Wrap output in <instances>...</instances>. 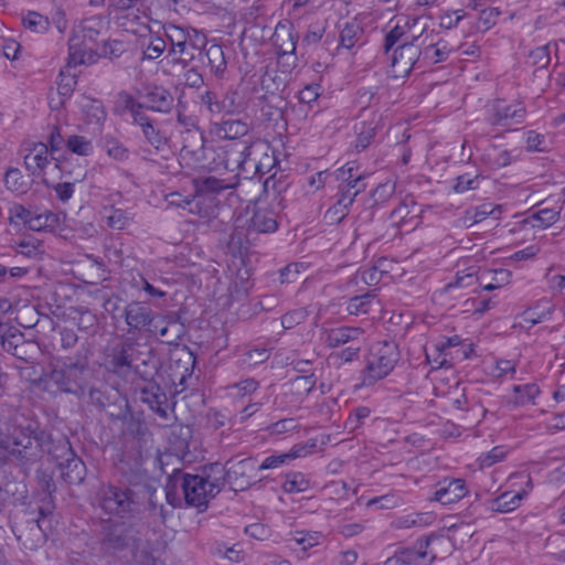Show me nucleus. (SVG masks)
<instances>
[{"label": "nucleus", "instance_id": "62", "mask_svg": "<svg viewBox=\"0 0 565 565\" xmlns=\"http://www.w3.org/2000/svg\"><path fill=\"white\" fill-rule=\"evenodd\" d=\"M408 26V21L404 26L396 24L384 38V52H390L393 46L399 42L406 35V28Z\"/></svg>", "mask_w": 565, "mask_h": 565}, {"label": "nucleus", "instance_id": "19", "mask_svg": "<svg viewBox=\"0 0 565 565\" xmlns=\"http://www.w3.org/2000/svg\"><path fill=\"white\" fill-rule=\"evenodd\" d=\"M49 145L50 148L47 143H33L32 149L24 156L25 167L32 174H40L50 163L51 159L58 160L54 154L60 150V143Z\"/></svg>", "mask_w": 565, "mask_h": 565}, {"label": "nucleus", "instance_id": "56", "mask_svg": "<svg viewBox=\"0 0 565 565\" xmlns=\"http://www.w3.org/2000/svg\"><path fill=\"white\" fill-rule=\"evenodd\" d=\"M106 119V114L100 104L93 105L87 113V126L92 127V132L96 134L102 130L103 122Z\"/></svg>", "mask_w": 565, "mask_h": 565}, {"label": "nucleus", "instance_id": "39", "mask_svg": "<svg viewBox=\"0 0 565 565\" xmlns=\"http://www.w3.org/2000/svg\"><path fill=\"white\" fill-rule=\"evenodd\" d=\"M448 54L449 50L447 49V44L443 42L429 44L422 51L423 58L427 60L431 64H437L439 62L446 61Z\"/></svg>", "mask_w": 565, "mask_h": 565}, {"label": "nucleus", "instance_id": "2", "mask_svg": "<svg viewBox=\"0 0 565 565\" xmlns=\"http://www.w3.org/2000/svg\"><path fill=\"white\" fill-rule=\"evenodd\" d=\"M195 204V215L212 218L217 214L222 203L232 204L237 200L238 174L221 177L212 173L202 174L191 180Z\"/></svg>", "mask_w": 565, "mask_h": 565}, {"label": "nucleus", "instance_id": "55", "mask_svg": "<svg viewBox=\"0 0 565 565\" xmlns=\"http://www.w3.org/2000/svg\"><path fill=\"white\" fill-rule=\"evenodd\" d=\"M35 213L36 210L28 209L22 204H14L10 209V218L21 221L31 230V225L33 224V217L35 216Z\"/></svg>", "mask_w": 565, "mask_h": 565}, {"label": "nucleus", "instance_id": "48", "mask_svg": "<svg viewBox=\"0 0 565 565\" xmlns=\"http://www.w3.org/2000/svg\"><path fill=\"white\" fill-rule=\"evenodd\" d=\"M72 311L75 313L73 320L79 330H88L97 323L96 316L86 307H76Z\"/></svg>", "mask_w": 565, "mask_h": 565}, {"label": "nucleus", "instance_id": "49", "mask_svg": "<svg viewBox=\"0 0 565 565\" xmlns=\"http://www.w3.org/2000/svg\"><path fill=\"white\" fill-rule=\"evenodd\" d=\"M143 152L145 158L153 162H158L159 159L168 160L173 154L170 143H149Z\"/></svg>", "mask_w": 565, "mask_h": 565}, {"label": "nucleus", "instance_id": "51", "mask_svg": "<svg viewBox=\"0 0 565 565\" xmlns=\"http://www.w3.org/2000/svg\"><path fill=\"white\" fill-rule=\"evenodd\" d=\"M23 25L32 32L42 33L49 29V19L35 11H30L23 18Z\"/></svg>", "mask_w": 565, "mask_h": 565}, {"label": "nucleus", "instance_id": "24", "mask_svg": "<svg viewBox=\"0 0 565 565\" xmlns=\"http://www.w3.org/2000/svg\"><path fill=\"white\" fill-rule=\"evenodd\" d=\"M277 227L276 213L268 209H257L249 223V228L257 233H273Z\"/></svg>", "mask_w": 565, "mask_h": 565}, {"label": "nucleus", "instance_id": "23", "mask_svg": "<svg viewBox=\"0 0 565 565\" xmlns=\"http://www.w3.org/2000/svg\"><path fill=\"white\" fill-rule=\"evenodd\" d=\"M315 385L316 380L313 375H298L286 385L282 396L289 397V395H296V398H292L290 403L294 406H299L315 388Z\"/></svg>", "mask_w": 565, "mask_h": 565}, {"label": "nucleus", "instance_id": "6", "mask_svg": "<svg viewBox=\"0 0 565 565\" xmlns=\"http://www.w3.org/2000/svg\"><path fill=\"white\" fill-rule=\"evenodd\" d=\"M222 465L204 467L203 475L183 473L182 494L188 505L205 509L209 501L223 489Z\"/></svg>", "mask_w": 565, "mask_h": 565}, {"label": "nucleus", "instance_id": "10", "mask_svg": "<svg viewBox=\"0 0 565 565\" xmlns=\"http://www.w3.org/2000/svg\"><path fill=\"white\" fill-rule=\"evenodd\" d=\"M448 541L436 535L417 540L414 547L402 550L387 558L384 565H429L437 557L436 547Z\"/></svg>", "mask_w": 565, "mask_h": 565}, {"label": "nucleus", "instance_id": "64", "mask_svg": "<svg viewBox=\"0 0 565 565\" xmlns=\"http://www.w3.org/2000/svg\"><path fill=\"white\" fill-rule=\"evenodd\" d=\"M530 60L533 65H536L539 68H544L550 64V49L548 45H542L530 53Z\"/></svg>", "mask_w": 565, "mask_h": 565}, {"label": "nucleus", "instance_id": "28", "mask_svg": "<svg viewBox=\"0 0 565 565\" xmlns=\"http://www.w3.org/2000/svg\"><path fill=\"white\" fill-rule=\"evenodd\" d=\"M164 321L166 326L161 327L158 333L164 343L177 345L185 332L184 324L172 315L164 317Z\"/></svg>", "mask_w": 565, "mask_h": 565}, {"label": "nucleus", "instance_id": "11", "mask_svg": "<svg viewBox=\"0 0 565 565\" xmlns=\"http://www.w3.org/2000/svg\"><path fill=\"white\" fill-rule=\"evenodd\" d=\"M99 497L102 509L109 514L122 516L131 513L136 508L134 492L129 488L103 486Z\"/></svg>", "mask_w": 565, "mask_h": 565}, {"label": "nucleus", "instance_id": "63", "mask_svg": "<svg viewBox=\"0 0 565 565\" xmlns=\"http://www.w3.org/2000/svg\"><path fill=\"white\" fill-rule=\"evenodd\" d=\"M238 94L234 89H228L224 93L222 98H220V111L232 114L235 113L239 108V104L237 103Z\"/></svg>", "mask_w": 565, "mask_h": 565}, {"label": "nucleus", "instance_id": "9", "mask_svg": "<svg viewBox=\"0 0 565 565\" xmlns=\"http://www.w3.org/2000/svg\"><path fill=\"white\" fill-rule=\"evenodd\" d=\"M139 543L136 527L125 522L111 524L102 540V546L106 552L127 558V561L136 557Z\"/></svg>", "mask_w": 565, "mask_h": 565}, {"label": "nucleus", "instance_id": "4", "mask_svg": "<svg viewBox=\"0 0 565 565\" xmlns=\"http://www.w3.org/2000/svg\"><path fill=\"white\" fill-rule=\"evenodd\" d=\"M103 18L93 15L74 25L68 40V65L94 64L99 50L98 39L105 33Z\"/></svg>", "mask_w": 565, "mask_h": 565}, {"label": "nucleus", "instance_id": "35", "mask_svg": "<svg viewBox=\"0 0 565 565\" xmlns=\"http://www.w3.org/2000/svg\"><path fill=\"white\" fill-rule=\"evenodd\" d=\"M433 521L434 516L430 513H409L395 519L393 526L396 529L422 527L430 524Z\"/></svg>", "mask_w": 565, "mask_h": 565}, {"label": "nucleus", "instance_id": "37", "mask_svg": "<svg viewBox=\"0 0 565 565\" xmlns=\"http://www.w3.org/2000/svg\"><path fill=\"white\" fill-rule=\"evenodd\" d=\"M286 493H300L310 488V480L301 472H290L281 486Z\"/></svg>", "mask_w": 565, "mask_h": 565}, {"label": "nucleus", "instance_id": "40", "mask_svg": "<svg viewBox=\"0 0 565 565\" xmlns=\"http://www.w3.org/2000/svg\"><path fill=\"white\" fill-rule=\"evenodd\" d=\"M205 54L209 61V65L214 74L216 76L223 74L226 68V62L222 47L218 45H212L206 50Z\"/></svg>", "mask_w": 565, "mask_h": 565}, {"label": "nucleus", "instance_id": "44", "mask_svg": "<svg viewBox=\"0 0 565 565\" xmlns=\"http://www.w3.org/2000/svg\"><path fill=\"white\" fill-rule=\"evenodd\" d=\"M168 205L188 210L190 213L195 215L196 207L193 193L189 195H182L180 192H171L166 195Z\"/></svg>", "mask_w": 565, "mask_h": 565}, {"label": "nucleus", "instance_id": "31", "mask_svg": "<svg viewBox=\"0 0 565 565\" xmlns=\"http://www.w3.org/2000/svg\"><path fill=\"white\" fill-rule=\"evenodd\" d=\"M248 125L239 119L224 120L216 127V135L221 139L235 140L247 135Z\"/></svg>", "mask_w": 565, "mask_h": 565}, {"label": "nucleus", "instance_id": "17", "mask_svg": "<svg viewBox=\"0 0 565 565\" xmlns=\"http://www.w3.org/2000/svg\"><path fill=\"white\" fill-rule=\"evenodd\" d=\"M364 333L362 328L342 326L326 330L321 339L328 348L335 349L353 342H365Z\"/></svg>", "mask_w": 565, "mask_h": 565}, {"label": "nucleus", "instance_id": "12", "mask_svg": "<svg viewBox=\"0 0 565 565\" xmlns=\"http://www.w3.org/2000/svg\"><path fill=\"white\" fill-rule=\"evenodd\" d=\"M255 466L253 458H245L234 462L233 459L222 466L223 487L227 482L235 491L247 489L255 478Z\"/></svg>", "mask_w": 565, "mask_h": 565}, {"label": "nucleus", "instance_id": "8", "mask_svg": "<svg viewBox=\"0 0 565 565\" xmlns=\"http://www.w3.org/2000/svg\"><path fill=\"white\" fill-rule=\"evenodd\" d=\"M399 350L396 343L381 341L374 343L365 356V366L361 372L363 386H372L385 379L396 366Z\"/></svg>", "mask_w": 565, "mask_h": 565}, {"label": "nucleus", "instance_id": "18", "mask_svg": "<svg viewBox=\"0 0 565 565\" xmlns=\"http://www.w3.org/2000/svg\"><path fill=\"white\" fill-rule=\"evenodd\" d=\"M468 488L463 479H444L436 484L433 500L443 505H450L459 502L468 494Z\"/></svg>", "mask_w": 565, "mask_h": 565}, {"label": "nucleus", "instance_id": "52", "mask_svg": "<svg viewBox=\"0 0 565 565\" xmlns=\"http://www.w3.org/2000/svg\"><path fill=\"white\" fill-rule=\"evenodd\" d=\"M371 415V409L366 406H359L354 408L344 423V427L350 431L359 429L364 420Z\"/></svg>", "mask_w": 565, "mask_h": 565}, {"label": "nucleus", "instance_id": "33", "mask_svg": "<svg viewBox=\"0 0 565 565\" xmlns=\"http://www.w3.org/2000/svg\"><path fill=\"white\" fill-rule=\"evenodd\" d=\"M366 185L362 182L361 177H354L349 181H341L339 185L338 198L342 199V203L352 205L355 196L365 190Z\"/></svg>", "mask_w": 565, "mask_h": 565}, {"label": "nucleus", "instance_id": "7", "mask_svg": "<svg viewBox=\"0 0 565 565\" xmlns=\"http://www.w3.org/2000/svg\"><path fill=\"white\" fill-rule=\"evenodd\" d=\"M92 377L93 372L85 356L76 360L67 358L49 374V380L60 392L75 395L77 398L86 397L87 384Z\"/></svg>", "mask_w": 565, "mask_h": 565}, {"label": "nucleus", "instance_id": "57", "mask_svg": "<svg viewBox=\"0 0 565 565\" xmlns=\"http://www.w3.org/2000/svg\"><path fill=\"white\" fill-rule=\"evenodd\" d=\"M215 554L220 555L224 558H227L228 561H231L233 563H241L245 558L244 551L237 544H235L231 547H226L225 545L218 544L215 547Z\"/></svg>", "mask_w": 565, "mask_h": 565}, {"label": "nucleus", "instance_id": "25", "mask_svg": "<svg viewBox=\"0 0 565 565\" xmlns=\"http://www.w3.org/2000/svg\"><path fill=\"white\" fill-rule=\"evenodd\" d=\"M139 44L143 53L142 58L150 61L160 57L167 49L166 40L162 36L154 34L152 32L141 35L139 39Z\"/></svg>", "mask_w": 565, "mask_h": 565}, {"label": "nucleus", "instance_id": "34", "mask_svg": "<svg viewBox=\"0 0 565 565\" xmlns=\"http://www.w3.org/2000/svg\"><path fill=\"white\" fill-rule=\"evenodd\" d=\"M374 291L352 297L348 301L347 311L353 316L367 315L374 305Z\"/></svg>", "mask_w": 565, "mask_h": 565}, {"label": "nucleus", "instance_id": "21", "mask_svg": "<svg viewBox=\"0 0 565 565\" xmlns=\"http://www.w3.org/2000/svg\"><path fill=\"white\" fill-rule=\"evenodd\" d=\"M139 399L149 405L162 419H169V403L167 394L154 382H148L139 391Z\"/></svg>", "mask_w": 565, "mask_h": 565}, {"label": "nucleus", "instance_id": "16", "mask_svg": "<svg viewBox=\"0 0 565 565\" xmlns=\"http://www.w3.org/2000/svg\"><path fill=\"white\" fill-rule=\"evenodd\" d=\"M525 117V108L518 105L507 104L504 100L498 99L491 107V124L505 128L507 131L520 134L519 129H512L511 124H519Z\"/></svg>", "mask_w": 565, "mask_h": 565}, {"label": "nucleus", "instance_id": "42", "mask_svg": "<svg viewBox=\"0 0 565 565\" xmlns=\"http://www.w3.org/2000/svg\"><path fill=\"white\" fill-rule=\"evenodd\" d=\"M126 51L125 43L118 40L105 41L99 45L97 60L100 57H108L110 60L120 57Z\"/></svg>", "mask_w": 565, "mask_h": 565}, {"label": "nucleus", "instance_id": "29", "mask_svg": "<svg viewBox=\"0 0 565 565\" xmlns=\"http://www.w3.org/2000/svg\"><path fill=\"white\" fill-rule=\"evenodd\" d=\"M65 220L64 213H54L52 211L45 210L43 212H39L36 210L35 216L33 217V224L31 225L32 231H55L61 226V224Z\"/></svg>", "mask_w": 565, "mask_h": 565}, {"label": "nucleus", "instance_id": "15", "mask_svg": "<svg viewBox=\"0 0 565 565\" xmlns=\"http://www.w3.org/2000/svg\"><path fill=\"white\" fill-rule=\"evenodd\" d=\"M452 405L456 409L466 413L462 419L469 426L479 424L487 413L475 387H465L461 396L455 398Z\"/></svg>", "mask_w": 565, "mask_h": 565}, {"label": "nucleus", "instance_id": "50", "mask_svg": "<svg viewBox=\"0 0 565 565\" xmlns=\"http://www.w3.org/2000/svg\"><path fill=\"white\" fill-rule=\"evenodd\" d=\"M262 145L265 147L264 156L257 163H255V168L259 173H269L278 164L276 149H271L269 147L270 143Z\"/></svg>", "mask_w": 565, "mask_h": 565}, {"label": "nucleus", "instance_id": "47", "mask_svg": "<svg viewBox=\"0 0 565 565\" xmlns=\"http://www.w3.org/2000/svg\"><path fill=\"white\" fill-rule=\"evenodd\" d=\"M481 177L479 174L463 173L456 178L452 190L456 193H465L470 190H476L480 185Z\"/></svg>", "mask_w": 565, "mask_h": 565}, {"label": "nucleus", "instance_id": "54", "mask_svg": "<svg viewBox=\"0 0 565 565\" xmlns=\"http://www.w3.org/2000/svg\"><path fill=\"white\" fill-rule=\"evenodd\" d=\"M460 344H461V339L459 335L443 338L440 341H438L436 343L435 348L437 351L440 352V356H443V360L439 361V364L444 365L446 363L447 356L452 358L451 349L459 347Z\"/></svg>", "mask_w": 565, "mask_h": 565}, {"label": "nucleus", "instance_id": "27", "mask_svg": "<svg viewBox=\"0 0 565 565\" xmlns=\"http://www.w3.org/2000/svg\"><path fill=\"white\" fill-rule=\"evenodd\" d=\"M305 452L306 447L303 445H296L288 452L275 454L265 458L260 466L258 467V470L279 468L284 465L289 463L296 458L302 457Z\"/></svg>", "mask_w": 565, "mask_h": 565}, {"label": "nucleus", "instance_id": "22", "mask_svg": "<svg viewBox=\"0 0 565 565\" xmlns=\"http://www.w3.org/2000/svg\"><path fill=\"white\" fill-rule=\"evenodd\" d=\"M38 481L39 486L43 492H45V497L42 500V504L39 507V515L40 518L34 520L33 527L35 529L40 539L43 537V531L41 527V520L51 515L54 510V504L52 501V493L55 491V483L53 478L45 472H38Z\"/></svg>", "mask_w": 565, "mask_h": 565}, {"label": "nucleus", "instance_id": "26", "mask_svg": "<svg viewBox=\"0 0 565 565\" xmlns=\"http://www.w3.org/2000/svg\"><path fill=\"white\" fill-rule=\"evenodd\" d=\"M363 28L359 23L347 22L340 31L338 49L353 50L363 45Z\"/></svg>", "mask_w": 565, "mask_h": 565}, {"label": "nucleus", "instance_id": "3", "mask_svg": "<svg viewBox=\"0 0 565 565\" xmlns=\"http://www.w3.org/2000/svg\"><path fill=\"white\" fill-rule=\"evenodd\" d=\"M141 98L142 103L136 100L131 94L121 92L118 94L117 106L130 114L134 122L142 128L146 138L150 140L156 131L146 110L169 114L174 107V97L168 88L150 85L145 88Z\"/></svg>", "mask_w": 565, "mask_h": 565}, {"label": "nucleus", "instance_id": "60", "mask_svg": "<svg viewBox=\"0 0 565 565\" xmlns=\"http://www.w3.org/2000/svg\"><path fill=\"white\" fill-rule=\"evenodd\" d=\"M395 192V182L387 180L383 183H380L372 192V198L374 203H384L386 202Z\"/></svg>", "mask_w": 565, "mask_h": 565}, {"label": "nucleus", "instance_id": "5", "mask_svg": "<svg viewBox=\"0 0 565 565\" xmlns=\"http://www.w3.org/2000/svg\"><path fill=\"white\" fill-rule=\"evenodd\" d=\"M231 152L222 146L215 143H184L180 150V162L182 166L192 170H202L212 173L220 167L230 169L231 164L241 168L244 159H231ZM244 151L239 152V157Z\"/></svg>", "mask_w": 565, "mask_h": 565}, {"label": "nucleus", "instance_id": "20", "mask_svg": "<svg viewBox=\"0 0 565 565\" xmlns=\"http://www.w3.org/2000/svg\"><path fill=\"white\" fill-rule=\"evenodd\" d=\"M137 349L135 343L125 341L115 347L108 355V369L116 374L128 373L136 360Z\"/></svg>", "mask_w": 565, "mask_h": 565}, {"label": "nucleus", "instance_id": "13", "mask_svg": "<svg viewBox=\"0 0 565 565\" xmlns=\"http://www.w3.org/2000/svg\"><path fill=\"white\" fill-rule=\"evenodd\" d=\"M419 36L413 35L411 40L398 45L392 55V72L394 77H405L411 74L416 62L422 56V50L416 41Z\"/></svg>", "mask_w": 565, "mask_h": 565}, {"label": "nucleus", "instance_id": "1", "mask_svg": "<svg viewBox=\"0 0 565 565\" xmlns=\"http://www.w3.org/2000/svg\"><path fill=\"white\" fill-rule=\"evenodd\" d=\"M25 419L9 404H0V463L8 455L22 463L35 462L43 454L44 431Z\"/></svg>", "mask_w": 565, "mask_h": 565}, {"label": "nucleus", "instance_id": "41", "mask_svg": "<svg viewBox=\"0 0 565 565\" xmlns=\"http://www.w3.org/2000/svg\"><path fill=\"white\" fill-rule=\"evenodd\" d=\"M323 535L320 532L297 531L292 534L294 541L303 551H307L321 543Z\"/></svg>", "mask_w": 565, "mask_h": 565}, {"label": "nucleus", "instance_id": "32", "mask_svg": "<svg viewBox=\"0 0 565 565\" xmlns=\"http://www.w3.org/2000/svg\"><path fill=\"white\" fill-rule=\"evenodd\" d=\"M183 472L175 470L171 476L168 477L164 487L166 498L170 505L178 508L181 507L184 500L183 494L181 495L179 489L182 490Z\"/></svg>", "mask_w": 565, "mask_h": 565}, {"label": "nucleus", "instance_id": "14", "mask_svg": "<svg viewBox=\"0 0 565 565\" xmlns=\"http://www.w3.org/2000/svg\"><path fill=\"white\" fill-rule=\"evenodd\" d=\"M124 316L129 334L154 332L152 327L156 313L148 305L138 301L130 302L125 307Z\"/></svg>", "mask_w": 565, "mask_h": 565}, {"label": "nucleus", "instance_id": "46", "mask_svg": "<svg viewBox=\"0 0 565 565\" xmlns=\"http://www.w3.org/2000/svg\"><path fill=\"white\" fill-rule=\"evenodd\" d=\"M67 471L64 473L67 482L78 483L84 479L85 465L78 457L73 456L67 459L66 463Z\"/></svg>", "mask_w": 565, "mask_h": 565}, {"label": "nucleus", "instance_id": "61", "mask_svg": "<svg viewBox=\"0 0 565 565\" xmlns=\"http://www.w3.org/2000/svg\"><path fill=\"white\" fill-rule=\"evenodd\" d=\"M308 317V312L305 308H298L291 311H288L281 317V326L285 329H291L301 322H303Z\"/></svg>", "mask_w": 565, "mask_h": 565}, {"label": "nucleus", "instance_id": "58", "mask_svg": "<svg viewBox=\"0 0 565 565\" xmlns=\"http://www.w3.org/2000/svg\"><path fill=\"white\" fill-rule=\"evenodd\" d=\"M364 342L351 343L344 347L341 351L334 353V358L343 363L353 362L360 359L361 349Z\"/></svg>", "mask_w": 565, "mask_h": 565}, {"label": "nucleus", "instance_id": "36", "mask_svg": "<svg viewBox=\"0 0 565 565\" xmlns=\"http://www.w3.org/2000/svg\"><path fill=\"white\" fill-rule=\"evenodd\" d=\"M74 65H68L67 63L65 68L61 70L58 74L57 92L62 97H71L76 87L77 76L76 74L71 73V68Z\"/></svg>", "mask_w": 565, "mask_h": 565}, {"label": "nucleus", "instance_id": "53", "mask_svg": "<svg viewBox=\"0 0 565 565\" xmlns=\"http://www.w3.org/2000/svg\"><path fill=\"white\" fill-rule=\"evenodd\" d=\"M488 150V160L493 168L505 167L511 162V154L505 150H500L494 143H491Z\"/></svg>", "mask_w": 565, "mask_h": 565}, {"label": "nucleus", "instance_id": "43", "mask_svg": "<svg viewBox=\"0 0 565 565\" xmlns=\"http://www.w3.org/2000/svg\"><path fill=\"white\" fill-rule=\"evenodd\" d=\"M513 391L515 393V402L519 405L534 403L535 397L540 394V387L535 383L515 385Z\"/></svg>", "mask_w": 565, "mask_h": 565}, {"label": "nucleus", "instance_id": "59", "mask_svg": "<svg viewBox=\"0 0 565 565\" xmlns=\"http://www.w3.org/2000/svg\"><path fill=\"white\" fill-rule=\"evenodd\" d=\"M269 351L266 348H253L243 354V363L248 366L260 364L268 360Z\"/></svg>", "mask_w": 565, "mask_h": 565}, {"label": "nucleus", "instance_id": "30", "mask_svg": "<svg viewBox=\"0 0 565 565\" xmlns=\"http://www.w3.org/2000/svg\"><path fill=\"white\" fill-rule=\"evenodd\" d=\"M525 495H526L525 491L503 492L499 497H497L494 500L491 501L490 509H491V511L499 512V513L511 512L520 505V502L522 501V499Z\"/></svg>", "mask_w": 565, "mask_h": 565}, {"label": "nucleus", "instance_id": "45", "mask_svg": "<svg viewBox=\"0 0 565 565\" xmlns=\"http://www.w3.org/2000/svg\"><path fill=\"white\" fill-rule=\"evenodd\" d=\"M559 218V212L553 209H542L531 216L533 227H548Z\"/></svg>", "mask_w": 565, "mask_h": 565}, {"label": "nucleus", "instance_id": "38", "mask_svg": "<svg viewBox=\"0 0 565 565\" xmlns=\"http://www.w3.org/2000/svg\"><path fill=\"white\" fill-rule=\"evenodd\" d=\"M195 50H198V46L188 40L186 42L170 47L169 55H173L175 62L186 66L194 60Z\"/></svg>", "mask_w": 565, "mask_h": 565}]
</instances>
